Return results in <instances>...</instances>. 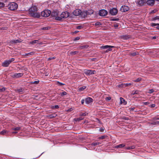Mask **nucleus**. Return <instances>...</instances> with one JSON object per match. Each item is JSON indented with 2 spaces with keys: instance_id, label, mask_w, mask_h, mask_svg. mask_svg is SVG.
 Wrapping results in <instances>:
<instances>
[{
  "instance_id": "1",
  "label": "nucleus",
  "mask_w": 159,
  "mask_h": 159,
  "mask_svg": "<svg viewBox=\"0 0 159 159\" xmlns=\"http://www.w3.org/2000/svg\"><path fill=\"white\" fill-rule=\"evenodd\" d=\"M29 15L32 17L39 18L40 16V14L37 12V9L36 6H32L29 9Z\"/></svg>"
},
{
  "instance_id": "2",
  "label": "nucleus",
  "mask_w": 159,
  "mask_h": 159,
  "mask_svg": "<svg viewBox=\"0 0 159 159\" xmlns=\"http://www.w3.org/2000/svg\"><path fill=\"white\" fill-rule=\"evenodd\" d=\"M8 7L9 9L14 11L17 8L18 5L16 3L12 2L9 4Z\"/></svg>"
},
{
  "instance_id": "3",
  "label": "nucleus",
  "mask_w": 159,
  "mask_h": 159,
  "mask_svg": "<svg viewBox=\"0 0 159 159\" xmlns=\"http://www.w3.org/2000/svg\"><path fill=\"white\" fill-rule=\"evenodd\" d=\"M14 58H12L9 60H5L2 63V66L4 67H7L12 62L14 61Z\"/></svg>"
},
{
  "instance_id": "4",
  "label": "nucleus",
  "mask_w": 159,
  "mask_h": 159,
  "mask_svg": "<svg viewBox=\"0 0 159 159\" xmlns=\"http://www.w3.org/2000/svg\"><path fill=\"white\" fill-rule=\"evenodd\" d=\"M51 14L52 16L55 17V19L56 20H61V17H60V16H58V14L57 11H53L51 13Z\"/></svg>"
},
{
  "instance_id": "5",
  "label": "nucleus",
  "mask_w": 159,
  "mask_h": 159,
  "mask_svg": "<svg viewBox=\"0 0 159 159\" xmlns=\"http://www.w3.org/2000/svg\"><path fill=\"white\" fill-rule=\"evenodd\" d=\"M51 14V11L48 10H45L41 12V15L42 16L44 17L48 16Z\"/></svg>"
},
{
  "instance_id": "6",
  "label": "nucleus",
  "mask_w": 159,
  "mask_h": 159,
  "mask_svg": "<svg viewBox=\"0 0 159 159\" xmlns=\"http://www.w3.org/2000/svg\"><path fill=\"white\" fill-rule=\"evenodd\" d=\"M114 47L110 45H105L102 46L101 48L103 49H107L106 51V52H108V51L112 50L111 48H114Z\"/></svg>"
},
{
  "instance_id": "7",
  "label": "nucleus",
  "mask_w": 159,
  "mask_h": 159,
  "mask_svg": "<svg viewBox=\"0 0 159 159\" xmlns=\"http://www.w3.org/2000/svg\"><path fill=\"white\" fill-rule=\"evenodd\" d=\"M107 14V11L104 9L100 10L99 12V14L101 16H106Z\"/></svg>"
},
{
  "instance_id": "8",
  "label": "nucleus",
  "mask_w": 159,
  "mask_h": 159,
  "mask_svg": "<svg viewBox=\"0 0 159 159\" xmlns=\"http://www.w3.org/2000/svg\"><path fill=\"white\" fill-rule=\"evenodd\" d=\"M69 16V13L65 11L62 12L61 14L60 17H61V20L62 18H66L68 17Z\"/></svg>"
},
{
  "instance_id": "9",
  "label": "nucleus",
  "mask_w": 159,
  "mask_h": 159,
  "mask_svg": "<svg viewBox=\"0 0 159 159\" xmlns=\"http://www.w3.org/2000/svg\"><path fill=\"white\" fill-rule=\"evenodd\" d=\"M84 73L86 75H91L95 74L96 73V71L94 70H85Z\"/></svg>"
},
{
  "instance_id": "10",
  "label": "nucleus",
  "mask_w": 159,
  "mask_h": 159,
  "mask_svg": "<svg viewBox=\"0 0 159 159\" xmlns=\"http://www.w3.org/2000/svg\"><path fill=\"white\" fill-rule=\"evenodd\" d=\"M129 9V7L126 6H123L120 8V11L123 12L128 11Z\"/></svg>"
},
{
  "instance_id": "11",
  "label": "nucleus",
  "mask_w": 159,
  "mask_h": 159,
  "mask_svg": "<svg viewBox=\"0 0 159 159\" xmlns=\"http://www.w3.org/2000/svg\"><path fill=\"white\" fill-rule=\"evenodd\" d=\"M117 10L115 8H113L110 10V13L112 15H115L117 13Z\"/></svg>"
},
{
  "instance_id": "12",
  "label": "nucleus",
  "mask_w": 159,
  "mask_h": 159,
  "mask_svg": "<svg viewBox=\"0 0 159 159\" xmlns=\"http://www.w3.org/2000/svg\"><path fill=\"white\" fill-rule=\"evenodd\" d=\"M136 4L140 6H143L146 2L145 0H140L136 2Z\"/></svg>"
},
{
  "instance_id": "13",
  "label": "nucleus",
  "mask_w": 159,
  "mask_h": 159,
  "mask_svg": "<svg viewBox=\"0 0 159 159\" xmlns=\"http://www.w3.org/2000/svg\"><path fill=\"white\" fill-rule=\"evenodd\" d=\"M81 11L79 9H76L73 12V13L75 16H78L80 15Z\"/></svg>"
},
{
  "instance_id": "14",
  "label": "nucleus",
  "mask_w": 159,
  "mask_h": 159,
  "mask_svg": "<svg viewBox=\"0 0 159 159\" xmlns=\"http://www.w3.org/2000/svg\"><path fill=\"white\" fill-rule=\"evenodd\" d=\"M93 100L91 98L88 97L86 98L85 101L86 104H88L93 102Z\"/></svg>"
},
{
  "instance_id": "15",
  "label": "nucleus",
  "mask_w": 159,
  "mask_h": 159,
  "mask_svg": "<svg viewBox=\"0 0 159 159\" xmlns=\"http://www.w3.org/2000/svg\"><path fill=\"white\" fill-rule=\"evenodd\" d=\"M21 42V41L19 39L10 40L9 42L11 44L19 43Z\"/></svg>"
},
{
  "instance_id": "16",
  "label": "nucleus",
  "mask_w": 159,
  "mask_h": 159,
  "mask_svg": "<svg viewBox=\"0 0 159 159\" xmlns=\"http://www.w3.org/2000/svg\"><path fill=\"white\" fill-rule=\"evenodd\" d=\"M154 0H148L147 2L148 5L152 6L154 5Z\"/></svg>"
},
{
  "instance_id": "17",
  "label": "nucleus",
  "mask_w": 159,
  "mask_h": 159,
  "mask_svg": "<svg viewBox=\"0 0 159 159\" xmlns=\"http://www.w3.org/2000/svg\"><path fill=\"white\" fill-rule=\"evenodd\" d=\"M23 75V73H15L13 75V77L16 78H19V77L22 76Z\"/></svg>"
},
{
  "instance_id": "18",
  "label": "nucleus",
  "mask_w": 159,
  "mask_h": 159,
  "mask_svg": "<svg viewBox=\"0 0 159 159\" xmlns=\"http://www.w3.org/2000/svg\"><path fill=\"white\" fill-rule=\"evenodd\" d=\"M80 15H81V16L83 18H85L86 16L87 15L86 11H84L83 12L81 11Z\"/></svg>"
},
{
  "instance_id": "19",
  "label": "nucleus",
  "mask_w": 159,
  "mask_h": 159,
  "mask_svg": "<svg viewBox=\"0 0 159 159\" xmlns=\"http://www.w3.org/2000/svg\"><path fill=\"white\" fill-rule=\"evenodd\" d=\"M87 15H90L93 13V11L92 10L86 11Z\"/></svg>"
},
{
  "instance_id": "20",
  "label": "nucleus",
  "mask_w": 159,
  "mask_h": 159,
  "mask_svg": "<svg viewBox=\"0 0 159 159\" xmlns=\"http://www.w3.org/2000/svg\"><path fill=\"white\" fill-rule=\"evenodd\" d=\"M120 103L121 104L123 103L125 105L126 104L127 102L126 101H125V100L123 98L120 97Z\"/></svg>"
},
{
  "instance_id": "21",
  "label": "nucleus",
  "mask_w": 159,
  "mask_h": 159,
  "mask_svg": "<svg viewBox=\"0 0 159 159\" xmlns=\"http://www.w3.org/2000/svg\"><path fill=\"white\" fill-rule=\"evenodd\" d=\"M130 37L128 35H124L121 36V38L124 40H127Z\"/></svg>"
},
{
  "instance_id": "22",
  "label": "nucleus",
  "mask_w": 159,
  "mask_h": 159,
  "mask_svg": "<svg viewBox=\"0 0 159 159\" xmlns=\"http://www.w3.org/2000/svg\"><path fill=\"white\" fill-rule=\"evenodd\" d=\"M8 133V131L6 130H3L0 132V134L2 135H6Z\"/></svg>"
},
{
  "instance_id": "23",
  "label": "nucleus",
  "mask_w": 159,
  "mask_h": 159,
  "mask_svg": "<svg viewBox=\"0 0 159 159\" xmlns=\"http://www.w3.org/2000/svg\"><path fill=\"white\" fill-rule=\"evenodd\" d=\"M89 47V46L88 45H85L84 46H80L79 47V48L80 49H86L88 48Z\"/></svg>"
},
{
  "instance_id": "24",
  "label": "nucleus",
  "mask_w": 159,
  "mask_h": 159,
  "mask_svg": "<svg viewBox=\"0 0 159 159\" xmlns=\"http://www.w3.org/2000/svg\"><path fill=\"white\" fill-rule=\"evenodd\" d=\"M125 146V144H121L119 145H118L116 146L115 148H122L123 147H124Z\"/></svg>"
},
{
  "instance_id": "25",
  "label": "nucleus",
  "mask_w": 159,
  "mask_h": 159,
  "mask_svg": "<svg viewBox=\"0 0 159 159\" xmlns=\"http://www.w3.org/2000/svg\"><path fill=\"white\" fill-rule=\"evenodd\" d=\"M84 119V118L82 117H80L79 118H75L74 119V120L75 121H79L81 120H82Z\"/></svg>"
},
{
  "instance_id": "26",
  "label": "nucleus",
  "mask_w": 159,
  "mask_h": 159,
  "mask_svg": "<svg viewBox=\"0 0 159 159\" xmlns=\"http://www.w3.org/2000/svg\"><path fill=\"white\" fill-rule=\"evenodd\" d=\"M67 94V93L65 91L62 92V93H59L58 95H60L61 96H63L64 95H66Z\"/></svg>"
},
{
  "instance_id": "27",
  "label": "nucleus",
  "mask_w": 159,
  "mask_h": 159,
  "mask_svg": "<svg viewBox=\"0 0 159 159\" xmlns=\"http://www.w3.org/2000/svg\"><path fill=\"white\" fill-rule=\"evenodd\" d=\"M135 148L134 146H133L131 147H125V149L127 150H130L131 149H133Z\"/></svg>"
},
{
  "instance_id": "28",
  "label": "nucleus",
  "mask_w": 159,
  "mask_h": 159,
  "mask_svg": "<svg viewBox=\"0 0 159 159\" xmlns=\"http://www.w3.org/2000/svg\"><path fill=\"white\" fill-rule=\"evenodd\" d=\"M56 116V114H53L49 115L48 116V117H49L50 118H52L55 117Z\"/></svg>"
},
{
  "instance_id": "29",
  "label": "nucleus",
  "mask_w": 159,
  "mask_h": 159,
  "mask_svg": "<svg viewBox=\"0 0 159 159\" xmlns=\"http://www.w3.org/2000/svg\"><path fill=\"white\" fill-rule=\"evenodd\" d=\"M35 54V52H32L27 53H26L25 54V56H27L29 55H33Z\"/></svg>"
},
{
  "instance_id": "30",
  "label": "nucleus",
  "mask_w": 159,
  "mask_h": 159,
  "mask_svg": "<svg viewBox=\"0 0 159 159\" xmlns=\"http://www.w3.org/2000/svg\"><path fill=\"white\" fill-rule=\"evenodd\" d=\"M86 88V86H83L82 87L80 88L78 90L79 91H81L83 90L84 89H85Z\"/></svg>"
},
{
  "instance_id": "31",
  "label": "nucleus",
  "mask_w": 159,
  "mask_h": 159,
  "mask_svg": "<svg viewBox=\"0 0 159 159\" xmlns=\"http://www.w3.org/2000/svg\"><path fill=\"white\" fill-rule=\"evenodd\" d=\"M101 143L99 142H94L93 143L91 144L93 146H96L97 145H99V144H101Z\"/></svg>"
},
{
  "instance_id": "32",
  "label": "nucleus",
  "mask_w": 159,
  "mask_h": 159,
  "mask_svg": "<svg viewBox=\"0 0 159 159\" xmlns=\"http://www.w3.org/2000/svg\"><path fill=\"white\" fill-rule=\"evenodd\" d=\"M137 54H138V52H134L130 53L129 55L130 56H134Z\"/></svg>"
},
{
  "instance_id": "33",
  "label": "nucleus",
  "mask_w": 159,
  "mask_h": 159,
  "mask_svg": "<svg viewBox=\"0 0 159 159\" xmlns=\"http://www.w3.org/2000/svg\"><path fill=\"white\" fill-rule=\"evenodd\" d=\"M151 124L152 125H159V121H155L151 123Z\"/></svg>"
},
{
  "instance_id": "34",
  "label": "nucleus",
  "mask_w": 159,
  "mask_h": 159,
  "mask_svg": "<svg viewBox=\"0 0 159 159\" xmlns=\"http://www.w3.org/2000/svg\"><path fill=\"white\" fill-rule=\"evenodd\" d=\"M38 42V40H34L31 42H30V43L31 44H34L37 43Z\"/></svg>"
},
{
  "instance_id": "35",
  "label": "nucleus",
  "mask_w": 159,
  "mask_h": 159,
  "mask_svg": "<svg viewBox=\"0 0 159 159\" xmlns=\"http://www.w3.org/2000/svg\"><path fill=\"white\" fill-rule=\"evenodd\" d=\"M39 82V80L35 81H31L30 82L31 84H38Z\"/></svg>"
},
{
  "instance_id": "36",
  "label": "nucleus",
  "mask_w": 159,
  "mask_h": 159,
  "mask_svg": "<svg viewBox=\"0 0 159 159\" xmlns=\"http://www.w3.org/2000/svg\"><path fill=\"white\" fill-rule=\"evenodd\" d=\"M159 20V16H156L152 18V21L155 20Z\"/></svg>"
},
{
  "instance_id": "37",
  "label": "nucleus",
  "mask_w": 159,
  "mask_h": 159,
  "mask_svg": "<svg viewBox=\"0 0 159 159\" xmlns=\"http://www.w3.org/2000/svg\"><path fill=\"white\" fill-rule=\"evenodd\" d=\"M78 52H79L78 51H74V52H71L70 53V54L72 55H75L78 53Z\"/></svg>"
},
{
  "instance_id": "38",
  "label": "nucleus",
  "mask_w": 159,
  "mask_h": 159,
  "mask_svg": "<svg viewBox=\"0 0 159 159\" xmlns=\"http://www.w3.org/2000/svg\"><path fill=\"white\" fill-rule=\"evenodd\" d=\"M133 83H126V84H122L125 85V86H128L129 85H132Z\"/></svg>"
},
{
  "instance_id": "39",
  "label": "nucleus",
  "mask_w": 159,
  "mask_h": 159,
  "mask_svg": "<svg viewBox=\"0 0 159 159\" xmlns=\"http://www.w3.org/2000/svg\"><path fill=\"white\" fill-rule=\"evenodd\" d=\"M50 29V27H43L41 28V30H48Z\"/></svg>"
},
{
  "instance_id": "40",
  "label": "nucleus",
  "mask_w": 159,
  "mask_h": 159,
  "mask_svg": "<svg viewBox=\"0 0 159 159\" xmlns=\"http://www.w3.org/2000/svg\"><path fill=\"white\" fill-rule=\"evenodd\" d=\"M12 130H18L20 129V127H16L12 129Z\"/></svg>"
},
{
  "instance_id": "41",
  "label": "nucleus",
  "mask_w": 159,
  "mask_h": 159,
  "mask_svg": "<svg viewBox=\"0 0 159 159\" xmlns=\"http://www.w3.org/2000/svg\"><path fill=\"white\" fill-rule=\"evenodd\" d=\"M154 92V90L153 89H149L148 90V93H152Z\"/></svg>"
},
{
  "instance_id": "42",
  "label": "nucleus",
  "mask_w": 159,
  "mask_h": 159,
  "mask_svg": "<svg viewBox=\"0 0 159 159\" xmlns=\"http://www.w3.org/2000/svg\"><path fill=\"white\" fill-rule=\"evenodd\" d=\"M138 92H139V91L138 90H136L135 91H132V94L133 95H134L135 94H138Z\"/></svg>"
},
{
  "instance_id": "43",
  "label": "nucleus",
  "mask_w": 159,
  "mask_h": 159,
  "mask_svg": "<svg viewBox=\"0 0 159 159\" xmlns=\"http://www.w3.org/2000/svg\"><path fill=\"white\" fill-rule=\"evenodd\" d=\"M107 136L106 135H103L102 136L100 137L99 138V139H103L106 138L107 137Z\"/></svg>"
},
{
  "instance_id": "44",
  "label": "nucleus",
  "mask_w": 159,
  "mask_h": 159,
  "mask_svg": "<svg viewBox=\"0 0 159 159\" xmlns=\"http://www.w3.org/2000/svg\"><path fill=\"white\" fill-rule=\"evenodd\" d=\"M141 80H142L141 78H139L135 80H133V81L134 82H139V81Z\"/></svg>"
},
{
  "instance_id": "45",
  "label": "nucleus",
  "mask_w": 159,
  "mask_h": 159,
  "mask_svg": "<svg viewBox=\"0 0 159 159\" xmlns=\"http://www.w3.org/2000/svg\"><path fill=\"white\" fill-rule=\"evenodd\" d=\"M87 114H88V113L86 112H84V113H81L80 114V116H86L87 115Z\"/></svg>"
},
{
  "instance_id": "46",
  "label": "nucleus",
  "mask_w": 159,
  "mask_h": 159,
  "mask_svg": "<svg viewBox=\"0 0 159 159\" xmlns=\"http://www.w3.org/2000/svg\"><path fill=\"white\" fill-rule=\"evenodd\" d=\"M95 25H102V24L101 23L99 22H97L95 23Z\"/></svg>"
},
{
  "instance_id": "47",
  "label": "nucleus",
  "mask_w": 159,
  "mask_h": 159,
  "mask_svg": "<svg viewBox=\"0 0 159 159\" xmlns=\"http://www.w3.org/2000/svg\"><path fill=\"white\" fill-rule=\"evenodd\" d=\"M57 84L58 85H60V86H62V85H64V84L62 83H61L59 81L57 82Z\"/></svg>"
},
{
  "instance_id": "48",
  "label": "nucleus",
  "mask_w": 159,
  "mask_h": 159,
  "mask_svg": "<svg viewBox=\"0 0 159 159\" xmlns=\"http://www.w3.org/2000/svg\"><path fill=\"white\" fill-rule=\"evenodd\" d=\"M83 26L82 25H80L79 26H77L76 27V28L77 29H81L83 28Z\"/></svg>"
},
{
  "instance_id": "49",
  "label": "nucleus",
  "mask_w": 159,
  "mask_h": 159,
  "mask_svg": "<svg viewBox=\"0 0 159 159\" xmlns=\"http://www.w3.org/2000/svg\"><path fill=\"white\" fill-rule=\"evenodd\" d=\"M4 4L2 2H0V8L4 7Z\"/></svg>"
},
{
  "instance_id": "50",
  "label": "nucleus",
  "mask_w": 159,
  "mask_h": 159,
  "mask_svg": "<svg viewBox=\"0 0 159 159\" xmlns=\"http://www.w3.org/2000/svg\"><path fill=\"white\" fill-rule=\"evenodd\" d=\"M121 119L123 120H129V118L128 117H126L125 116H123L121 117Z\"/></svg>"
},
{
  "instance_id": "51",
  "label": "nucleus",
  "mask_w": 159,
  "mask_h": 159,
  "mask_svg": "<svg viewBox=\"0 0 159 159\" xmlns=\"http://www.w3.org/2000/svg\"><path fill=\"white\" fill-rule=\"evenodd\" d=\"M157 10H152L150 12V14H153V13H154L155 12H156Z\"/></svg>"
},
{
  "instance_id": "52",
  "label": "nucleus",
  "mask_w": 159,
  "mask_h": 159,
  "mask_svg": "<svg viewBox=\"0 0 159 159\" xmlns=\"http://www.w3.org/2000/svg\"><path fill=\"white\" fill-rule=\"evenodd\" d=\"M119 24L117 23H115L114 24V27H115L116 28H118L119 26Z\"/></svg>"
},
{
  "instance_id": "53",
  "label": "nucleus",
  "mask_w": 159,
  "mask_h": 159,
  "mask_svg": "<svg viewBox=\"0 0 159 159\" xmlns=\"http://www.w3.org/2000/svg\"><path fill=\"white\" fill-rule=\"evenodd\" d=\"M5 90V88H2V89H0V92H3Z\"/></svg>"
},
{
  "instance_id": "54",
  "label": "nucleus",
  "mask_w": 159,
  "mask_h": 159,
  "mask_svg": "<svg viewBox=\"0 0 159 159\" xmlns=\"http://www.w3.org/2000/svg\"><path fill=\"white\" fill-rule=\"evenodd\" d=\"M119 20V19L118 18H115V19H111V21H118Z\"/></svg>"
},
{
  "instance_id": "55",
  "label": "nucleus",
  "mask_w": 159,
  "mask_h": 159,
  "mask_svg": "<svg viewBox=\"0 0 159 159\" xmlns=\"http://www.w3.org/2000/svg\"><path fill=\"white\" fill-rule=\"evenodd\" d=\"M157 24L153 23H151V25L153 27V26H156L157 25Z\"/></svg>"
},
{
  "instance_id": "56",
  "label": "nucleus",
  "mask_w": 159,
  "mask_h": 159,
  "mask_svg": "<svg viewBox=\"0 0 159 159\" xmlns=\"http://www.w3.org/2000/svg\"><path fill=\"white\" fill-rule=\"evenodd\" d=\"M155 106V104H152V105H149V107H150L151 108H153Z\"/></svg>"
},
{
  "instance_id": "57",
  "label": "nucleus",
  "mask_w": 159,
  "mask_h": 159,
  "mask_svg": "<svg viewBox=\"0 0 159 159\" xmlns=\"http://www.w3.org/2000/svg\"><path fill=\"white\" fill-rule=\"evenodd\" d=\"M56 58L55 57H49L48 58V60H50L52 59H54Z\"/></svg>"
},
{
  "instance_id": "58",
  "label": "nucleus",
  "mask_w": 159,
  "mask_h": 159,
  "mask_svg": "<svg viewBox=\"0 0 159 159\" xmlns=\"http://www.w3.org/2000/svg\"><path fill=\"white\" fill-rule=\"evenodd\" d=\"M153 120H159V118H157V116H155L153 118Z\"/></svg>"
},
{
  "instance_id": "59",
  "label": "nucleus",
  "mask_w": 159,
  "mask_h": 159,
  "mask_svg": "<svg viewBox=\"0 0 159 159\" xmlns=\"http://www.w3.org/2000/svg\"><path fill=\"white\" fill-rule=\"evenodd\" d=\"M143 103L145 105H147L149 104V102H143Z\"/></svg>"
},
{
  "instance_id": "60",
  "label": "nucleus",
  "mask_w": 159,
  "mask_h": 159,
  "mask_svg": "<svg viewBox=\"0 0 159 159\" xmlns=\"http://www.w3.org/2000/svg\"><path fill=\"white\" fill-rule=\"evenodd\" d=\"M106 100H110L111 99V98L110 97H108L106 98Z\"/></svg>"
},
{
  "instance_id": "61",
  "label": "nucleus",
  "mask_w": 159,
  "mask_h": 159,
  "mask_svg": "<svg viewBox=\"0 0 159 159\" xmlns=\"http://www.w3.org/2000/svg\"><path fill=\"white\" fill-rule=\"evenodd\" d=\"M59 106L57 105H55L53 107V108H56V109L58 108H59Z\"/></svg>"
},
{
  "instance_id": "62",
  "label": "nucleus",
  "mask_w": 159,
  "mask_h": 159,
  "mask_svg": "<svg viewBox=\"0 0 159 159\" xmlns=\"http://www.w3.org/2000/svg\"><path fill=\"white\" fill-rule=\"evenodd\" d=\"M80 39V38L79 37H77L74 39V40L76 41L77 40H78Z\"/></svg>"
},
{
  "instance_id": "63",
  "label": "nucleus",
  "mask_w": 159,
  "mask_h": 159,
  "mask_svg": "<svg viewBox=\"0 0 159 159\" xmlns=\"http://www.w3.org/2000/svg\"><path fill=\"white\" fill-rule=\"evenodd\" d=\"M7 27H2L1 29L2 30H7Z\"/></svg>"
},
{
  "instance_id": "64",
  "label": "nucleus",
  "mask_w": 159,
  "mask_h": 159,
  "mask_svg": "<svg viewBox=\"0 0 159 159\" xmlns=\"http://www.w3.org/2000/svg\"><path fill=\"white\" fill-rule=\"evenodd\" d=\"M157 27H156V28L159 29V24H157Z\"/></svg>"
}]
</instances>
